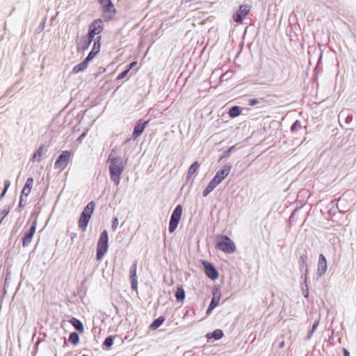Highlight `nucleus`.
I'll use <instances>...</instances> for the list:
<instances>
[{"mask_svg":"<svg viewBox=\"0 0 356 356\" xmlns=\"http://www.w3.org/2000/svg\"><path fill=\"white\" fill-rule=\"evenodd\" d=\"M114 150L113 149L108 158L109 163V174L111 179L114 182L115 185L118 186L120 182L121 175L124 171V164L120 156H113Z\"/></svg>","mask_w":356,"mask_h":356,"instance_id":"1","label":"nucleus"},{"mask_svg":"<svg viewBox=\"0 0 356 356\" xmlns=\"http://www.w3.org/2000/svg\"><path fill=\"white\" fill-rule=\"evenodd\" d=\"M216 248L226 254H232L236 250L233 241L228 236L224 234L216 236Z\"/></svg>","mask_w":356,"mask_h":356,"instance_id":"2","label":"nucleus"},{"mask_svg":"<svg viewBox=\"0 0 356 356\" xmlns=\"http://www.w3.org/2000/svg\"><path fill=\"white\" fill-rule=\"evenodd\" d=\"M95 208V202L94 201L88 202L83 208V210L82 211L78 221L79 227L83 231H86L88 222L94 212Z\"/></svg>","mask_w":356,"mask_h":356,"instance_id":"3","label":"nucleus"},{"mask_svg":"<svg viewBox=\"0 0 356 356\" xmlns=\"http://www.w3.org/2000/svg\"><path fill=\"white\" fill-rule=\"evenodd\" d=\"M108 250V233L104 230L100 234L97 241L96 259L100 261Z\"/></svg>","mask_w":356,"mask_h":356,"instance_id":"4","label":"nucleus"},{"mask_svg":"<svg viewBox=\"0 0 356 356\" xmlns=\"http://www.w3.org/2000/svg\"><path fill=\"white\" fill-rule=\"evenodd\" d=\"M102 8V17L105 22H109L114 18L116 9L111 0H97Z\"/></svg>","mask_w":356,"mask_h":356,"instance_id":"5","label":"nucleus"},{"mask_svg":"<svg viewBox=\"0 0 356 356\" xmlns=\"http://www.w3.org/2000/svg\"><path fill=\"white\" fill-rule=\"evenodd\" d=\"M183 208L181 204H177L174 209L170 218L168 231L173 233L178 227L182 216Z\"/></svg>","mask_w":356,"mask_h":356,"instance_id":"6","label":"nucleus"},{"mask_svg":"<svg viewBox=\"0 0 356 356\" xmlns=\"http://www.w3.org/2000/svg\"><path fill=\"white\" fill-rule=\"evenodd\" d=\"M103 21L102 19H95L88 27V33L86 35L89 39L93 41L94 38L103 31Z\"/></svg>","mask_w":356,"mask_h":356,"instance_id":"7","label":"nucleus"},{"mask_svg":"<svg viewBox=\"0 0 356 356\" xmlns=\"http://www.w3.org/2000/svg\"><path fill=\"white\" fill-rule=\"evenodd\" d=\"M71 155V151H62L54 163V169H65L69 163Z\"/></svg>","mask_w":356,"mask_h":356,"instance_id":"8","label":"nucleus"},{"mask_svg":"<svg viewBox=\"0 0 356 356\" xmlns=\"http://www.w3.org/2000/svg\"><path fill=\"white\" fill-rule=\"evenodd\" d=\"M300 257L298 259V264H299V270L301 273L300 275V280H303L304 283H306V280H307V272H308V268H307V255L306 250H304V251L301 253L299 252Z\"/></svg>","mask_w":356,"mask_h":356,"instance_id":"9","label":"nucleus"},{"mask_svg":"<svg viewBox=\"0 0 356 356\" xmlns=\"http://www.w3.org/2000/svg\"><path fill=\"white\" fill-rule=\"evenodd\" d=\"M201 263L203 266L204 273L209 279L214 281L218 278L219 273L213 264L207 260H201Z\"/></svg>","mask_w":356,"mask_h":356,"instance_id":"10","label":"nucleus"},{"mask_svg":"<svg viewBox=\"0 0 356 356\" xmlns=\"http://www.w3.org/2000/svg\"><path fill=\"white\" fill-rule=\"evenodd\" d=\"M250 10V6L247 4H241L239 6L236 11L232 15V19L234 22L241 24L246 17Z\"/></svg>","mask_w":356,"mask_h":356,"instance_id":"11","label":"nucleus"},{"mask_svg":"<svg viewBox=\"0 0 356 356\" xmlns=\"http://www.w3.org/2000/svg\"><path fill=\"white\" fill-rule=\"evenodd\" d=\"M36 227H37V220H34L29 228V229L24 233L22 238V246L24 248L27 247L30 245L34 234L36 231Z\"/></svg>","mask_w":356,"mask_h":356,"instance_id":"12","label":"nucleus"},{"mask_svg":"<svg viewBox=\"0 0 356 356\" xmlns=\"http://www.w3.org/2000/svg\"><path fill=\"white\" fill-rule=\"evenodd\" d=\"M137 264L136 260L134 261L130 269L129 277L131 282V288L133 291H137L138 290V277H137Z\"/></svg>","mask_w":356,"mask_h":356,"instance_id":"13","label":"nucleus"},{"mask_svg":"<svg viewBox=\"0 0 356 356\" xmlns=\"http://www.w3.org/2000/svg\"><path fill=\"white\" fill-rule=\"evenodd\" d=\"M232 166L231 164H226L224 165L223 168L220 169L215 176L213 177V179L218 184H220L229 174L230 170L232 169Z\"/></svg>","mask_w":356,"mask_h":356,"instance_id":"14","label":"nucleus"},{"mask_svg":"<svg viewBox=\"0 0 356 356\" xmlns=\"http://www.w3.org/2000/svg\"><path fill=\"white\" fill-rule=\"evenodd\" d=\"M148 124V121H145L141 120H139L135 124L134 127V131L132 134V138L134 140H136L138 137L140 136V135L144 131L146 126Z\"/></svg>","mask_w":356,"mask_h":356,"instance_id":"15","label":"nucleus"},{"mask_svg":"<svg viewBox=\"0 0 356 356\" xmlns=\"http://www.w3.org/2000/svg\"><path fill=\"white\" fill-rule=\"evenodd\" d=\"M327 269V259L323 254H320L318 257V261L317 264L316 274L318 276L321 277L323 275Z\"/></svg>","mask_w":356,"mask_h":356,"instance_id":"16","label":"nucleus"},{"mask_svg":"<svg viewBox=\"0 0 356 356\" xmlns=\"http://www.w3.org/2000/svg\"><path fill=\"white\" fill-rule=\"evenodd\" d=\"M221 298L220 288L218 285H215L212 289V298L209 304L218 307Z\"/></svg>","mask_w":356,"mask_h":356,"instance_id":"17","label":"nucleus"},{"mask_svg":"<svg viewBox=\"0 0 356 356\" xmlns=\"http://www.w3.org/2000/svg\"><path fill=\"white\" fill-rule=\"evenodd\" d=\"M223 336V331L220 329H216L211 332L207 333L206 337L207 339V341L210 342L211 339H213L215 341L219 340L222 339Z\"/></svg>","mask_w":356,"mask_h":356,"instance_id":"18","label":"nucleus"},{"mask_svg":"<svg viewBox=\"0 0 356 356\" xmlns=\"http://www.w3.org/2000/svg\"><path fill=\"white\" fill-rule=\"evenodd\" d=\"M34 179L33 177H29L22 188L21 195L26 197L29 195L31 190L33 187Z\"/></svg>","mask_w":356,"mask_h":356,"instance_id":"19","label":"nucleus"},{"mask_svg":"<svg viewBox=\"0 0 356 356\" xmlns=\"http://www.w3.org/2000/svg\"><path fill=\"white\" fill-rule=\"evenodd\" d=\"M70 324L74 327V328L79 333H83L84 332V326L83 323L75 317H72L69 321Z\"/></svg>","mask_w":356,"mask_h":356,"instance_id":"20","label":"nucleus"},{"mask_svg":"<svg viewBox=\"0 0 356 356\" xmlns=\"http://www.w3.org/2000/svg\"><path fill=\"white\" fill-rule=\"evenodd\" d=\"M92 40L86 35L82 37L79 43L78 44V49L81 48L83 51L88 49L92 43Z\"/></svg>","mask_w":356,"mask_h":356,"instance_id":"21","label":"nucleus"},{"mask_svg":"<svg viewBox=\"0 0 356 356\" xmlns=\"http://www.w3.org/2000/svg\"><path fill=\"white\" fill-rule=\"evenodd\" d=\"M175 296L176 298V300L179 302H182L184 300L186 293L182 286H179L177 287Z\"/></svg>","mask_w":356,"mask_h":356,"instance_id":"22","label":"nucleus"},{"mask_svg":"<svg viewBox=\"0 0 356 356\" xmlns=\"http://www.w3.org/2000/svg\"><path fill=\"white\" fill-rule=\"evenodd\" d=\"M199 167L200 163L197 161H194L191 165L187 172V180H188L192 175L197 174Z\"/></svg>","mask_w":356,"mask_h":356,"instance_id":"23","label":"nucleus"},{"mask_svg":"<svg viewBox=\"0 0 356 356\" xmlns=\"http://www.w3.org/2000/svg\"><path fill=\"white\" fill-rule=\"evenodd\" d=\"M165 321V318L162 316H159V318L154 319L152 323L149 325V329L152 330H155L160 327L161 325Z\"/></svg>","mask_w":356,"mask_h":356,"instance_id":"24","label":"nucleus"},{"mask_svg":"<svg viewBox=\"0 0 356 356\" xmlns=\"http://www.w3.org/2000/svg\"><path fill=\"white\" fill-rule=\"evenodd\" d=\"M241 110L242 108L239 106H233L229 109L228 114L230 118H234L241 115Z\"/></svg>","mask_w":356,"mask_h":356,"instance_id":"25","label":"nucleus"},{"mask_svg":"<svg viewBox=\"0 0 356 356\" xmlns=\"http://www.w3.org/2000/svg\"><path fill=\"white\" fill-rule=\"evenodd\" d=\"M88 66V63L85 60H82L80 63L73 67L72 72L75 74L84 71Z\"/></svg>","mask_w":356,"mask_h":356,"instance_id":"26","label":"nucleus"},{"mask_svg":"<svg viewBox=\"0 0 356 356\" xmlns=\"http://www.w3.org/2000/svg\"><path fill=\"white\" fill-rule=\"evenodd\" d=\"M68 341L74 346L77 345L79 342V334L76 332H71L68 337Z\"/></svg>","mask_w":356,"mask_h":356,"instance_id":"27","label":"nucleus"},{"mask_svg":"<svg viewBox=\"0 0 356 356\" xmlns=\"http://www.w3.org/2000/svg\"><path fill=\"white\" fill-rule=\"evenodd\" d=\"M235 147H236V145H232V146L229 147L228 149H227L226 150H225L222 152V155L220 156L218 161L220 162V161L229 157L231 152L235 149Z\"/></svg>","mask_w":356,"mask_h":356,"instance_id":"28","label":"nucleus"},{"mask_svg":"<svg viewBox=\"0 0 356 356\" xmlns=\"http://www.w3.org/2000/svg\"><path fill=\"white\" fill-rule=\"evenodd\" d=\"M302 129L303 127L301 125L300 121L297 120L292 124L291 127V131L293 134H296Z\"/></svg>","mask_w":356,"mask_h":356,"instance_id":"29","label":"nucleus"},{"mask_svg":"<svg viewBox=\"0 0 356 356\" xmlns=\"http://www.w3.org/2000/svg\"><path fill=\"white\" fill-rule=\"evenodd\" d=\"M114 338L115 337L113 335L108 336L103 342V346L110 348L113 345Z\"/></svg>","mask_w":356,"mask_h":356,"instance_id":"30","label":"nucleus"},{"mask_svg":"<svg viewBox=\"0 0 356 356\" xmlns=\"http://www.w3.org/2000/svg\"><path fill=\"white\" fill-rule=\"evenodd\" d=\"M300 283H301V288H302V296L305 298H307L309 297V286H308V284H307V280H306V283H304L303 280H300Z\"/></svg>","mask_w":356,"mask_h":356,"instance_id":"31","label":"nucleus"},{"mask_svg":"<svg viewBox=\"0 0 356 356\" xmlns=\"http://www.w3.org/2000/svg\"><path fill=\"white\" fill-rule=\"evenodd\" d=\"M43 145H40L38 149L33 154V160H36L38 162L41 161V156L42 154Z\"/></svg>","mask_w":356,"mask_h":356,"instance_id":"32","label":"nucleus"},{"mask_svg":"<svg viewBox=\"0 0 356 356\" xmlns=\"http://www.w3.org/2000/svg\"><path fill=\"white\" fill-rule=\"evenodd\" d=\"M24 195H20L19 202L16 209V211H17L18 212H20L24 208L26 204V199L24 198Z\"/></svg>","mask_w":356,"mask_h":356,"instance_id":"33","label":"nucleus"},{"mask_svg":"<svg viewBox=\"0 0 356 356\" xmlns=\"http://www.w3.org/2000/svg\"><path fill=\"white\" fill-rule=\"evenodd\" d=\"M10 211V207H5L3 209L0 211V225L3 220L8 215Z\"/></svg>","mask_w":356,"mask_h":356,"instance_id":"34","label":"nucleus"},{"mask_svg":"<svg viewBox=\"0 0 356 356\" xmlns=\"http://www.w3.org/2000/svg\"><path fill=\"white\" fill-rule=\"evenodd\" d=\"M98 54L95 51L90 50L86 58L84 59L88 64Z\"/></svg>","mask_w":356,"mask_h":356,"instance_id":"35","label":"nucleus"},{"mask_svg":"<svg viewBox=\"0 0 356 356\" xmlns=\"http://www.w3.org/2000/svg\"><path fill=\"white\" fill-rule=\"evenodd\" d=\"M129 71L127 70V69L125 68L122 72H121L117 76V80L119 81V80H122L123 79H124L127 74H129Z\"/></svg>","mask_w":356,"mask_h":356,"instance_id":"36","label":"nucleus"},{"mask_svg":"<svg viewBox=\"0 0 356 356\" xmlns=\"http://www.w3.org/2000/svg\"><path fill=\"white\" fill-rule=\"evenodd\" d=\"M118 226V218L117 217H113L112 219L111 229L113 231H115Z\"/></svg>","mask_w":356,"mask_h":356,"instance_id":"37","label":"nucleus"},{"mask_svg":"<svg viewBox=\"0 0 356 356\" xmlns=\"http://www.w3.org/2000/svg\"><path fill=\"white\" fill-rule=\"evenodd\" d=\"M219 185L213 179H212L210 182L208 184L207 186L211 188V190H214V188Z\"/></svg>","mask_w":356,"mask_h":356,"instance_id":"38","label":"nucleus"},{"mask_svg":"<svg viewBox=\"0 0 356 356\" xmlns=\"http://www.w3.org/2000/svg\"><path fill=\"white\" fill-rule=\"evenodd\" d=\"M100 48H101V43L96 44L95 42H94L91 50L95 51V52L99 54V52L100 51Z\"/></svg>","mask_w":356,"mask_h":356,"instance_id":"39","label":"nucleus"},{"mask_svg":"<svg viewBox=\"0 0 356 356\" xmlns=\"http://www.w3.org/2000/svg\"><path fill=\"white\" fill-rule=\"evenodd\" d=\"M213 190H211V188H210L209 187H208L207 186H206V188L203 190L202 191V196L203 197H207L209 195V194Z\"/></svg>","mask_w":356,"mask_h":356,"instance_id":"40","label":"nucleus"},{"mask_svg":"<svg viewBox=\"0 0 356 356\" xmlns=\"http://www.w3.org/2000/svg\"><path fill=\"white\" fill-rule=\"evenodd\" d=\"M216 307V306L209 304V307L207 309L206 314L207 316L210 315Z\"/></svg>","mask_w":356,"mask_h":356,"instance_id":"41","label":"nucleus"},{"mask_svg":"<svg viewBox=\"0 0 356 356\" xmlns=\"http://www.w3.org/2000/svg\"><path fill=\"white\" fill-rule=\"evenodd\" d=\"M216 307V306L209 304V307L207 309L206 314L207 316L210 315Z\"/></svg>","mask_w":356,"mask_h":356,"instance_id":"42","label":"nucleus"},{"mask_svg":"<svg viewBox=\"0 0 356 356\" xmlns=\"http://www.w3.org/2000/svg\"><path fill=\"white\" fill-rule=\"evenodd\" d=\"M137 65V61H133L131 63H130L129 64H128L127 66H126V69L127 70H128L129 72H130V70L134 67L136 65Z\"/></svg>","mask_w":356,"mask_h":356,"instance_id":"43","label":"nucleus"},{"mask_svg":"<svg viewBox=\"0 0 356 356\" xmlns=\"http://www.w3.org/2000/svg\"><path fill=\"white\" fill-rule=\"evenodd\" d=\"M10 184H11V182L10 180H8V179L5 180L4 181V186H3V190H6V191H8V189L10 186Z\"/></svg>","mask_w":356,"mask_h":356,"instance_id":"44","label":"nucleus"},{"mask_svg":"<svg viewBox=\"0 0 356 356\" xmlns=\"http://www.w3.org/2000/svg\"><path fill=\"white\" fill-rule=\"evenodd\" d=\"M259 103V100L257 99H250L248 101V104L250 106H254Z\"/></svg>","mask_w":356,"mask_h":356,"instance_id":"45","label":"nucleus"},{"mask_svg":"<svg viewBox=\"0 0 356 356\" xmlns=\"http://www.w3.org/2000/svg\"><path fill=\"white\" fill-rule=\"evenodd\" d=\"M314 332V331H313V330L311 329V330L308 332V333H307V336L305 337V340H309V339L312 338V335H313Z\"/></svg>","mask_w":356,"mask_h":356,"instance_id":"46","label":"nucleus"},{"mask_svg":"<svg viewBox=\"0 0 356 356\" xmlns=\"http://www.w3.org/2000/svg\"><path fill=\"white\" fill-rule=\"evenodd\" d=\"M318 324H319L318 321H315L313 323V325H312V330L315 332L316 330L317 329L318 326Z\"/></svg>","mask_w":356,"mask_h":356,"instance_id":"47","label":"nucleus"},{"mask_svg":"<svg viewBox=\"0 0 356 356\" xmlns=\"http://www.w3.org/2000/svg\"><path fill=\"white\" fill-rule=\"evenodd\" d=\"M352 120H353V115H348L346 117L345 122H346V124H348V123H350Z\"/></svg>","mask_w":356,"mask_h":356,"instance_id":"48","label":"nucleus"},{"mask_svg":"<svg viewBox=\"0 0 356 356\" xmlns=\"http://www.w3.org/2000/svg\"><path fill=\"white\" fill-rule=\"evenodd\" d=\"M101 40H102V36L98 35L94 38L93 42H95L96 44L101 43Z\"/></svg>","mask_w":356,"mask_h":356,"instance_id":"49","label":"nucleus"},{"mask_svg":"<svg viewBox=\"0 0 356 356\" xmlns=\"http://www.w3.org/2000/svg\"><path fill=\"white\" fill-rule=\"evenodd\" d=\"M343 356H350V352L346 348L342 349Z\"/></svg>","mask_w":356,"mask_h":356,"instance_id":"50","label":"nucleus"},{"mask_svg":"<svg viewBox=\"0 0 356 356\" xmlns=\"http://www.w3.org/2000/svg\"><path fill=\"white\" fill-rule=\"evenodd\" d=\"M106 71L104 67H100L99 72L95 74V77H97L102 73H104Z\"/></svg>","mask_w":356,"mask_h":356,"instance_id":"51","label":"nucleus"},{"mask_svg":"<svg viewBox=\"0 0 356 356\" xmlns=\"http://www.w3.org/2000/svg\"><path fill=\"white\" fill-rule=\"evenodd\" d=\"M76 236H77L76 233H75V232L70 233V238H71L72 242H73V241L74 240V238H76Z\"/></svg>","mask_w":356,"mask_h":356,"instance_id":"52","label":"nucleus"},{"mask_svg":"<svg viewBox=\"0 0 356 356\" xmlns=\"http://www.w3.org/2000/svg\"><path fill=\"white\" fill-rule=\"evenodd\" d=\"M7 191L6 190H2L1 194H0V201L5 197Z\"/></svg>","mask_w":356,"mask_h":356,"instance_id":"53","label":"nucleus"},{"mask_svg":"<svg viewBox=\"0 0 356 356\" xmlns=\"http://www.w3.org/2000/svg\"><path fill=\"white\" fill-rule=\"evenodd\" d=\"M86 136V132H83L79 137V140H82Z\"/></svg>","mask_w":356,"mask_h":356,"instance_id":"54","label":"nucleus"},{"mask_svg":"<svg viewBox=\"0 0 356 356\" xmlns=\"http://www.w3.org/2000/svg\"><path fill=\"white\" fill-rule=\"evenodd\" d=\"M284 346V341H282V342H280V344H279V347H280V348H283Z\"/></svg>","mask_w":356,"mask_h":356,"instance_id":"55","label":"nucleus"},{"mask_svg":"<svg viewBox=\"0 0 356 356\" xmlns=\"http://www.w3.org/2000/svg\"><path fill=\"white\" fill-rule=\"evenodd\" d=\"M131 139L133 140L132 136H131V138H127V139L124 141V143H125V144H127V143H129Z\"/></svg>","mask_w":356,"mask_h":356,"instance_id":"56","label":"nucleus"},{"mask_svg":"<svg viewBox=\"0 0 356 356\" xmlns=\"http://www.w3.org/2000/svg\"><path fill=\"white\" fill-rule=\"evenodd\" d=\"M342 115H343V113H342V112H341L339 115V118H341Z\"/></svg>","mask_w":356,"mask_h":356,"instance_id":"57","label":"nucleus"},{"mask_svg":"<svg viewBox=\"0 0 356 356\" xmlns=\"http://www.w3.org/2000/svg\"><path fill=\"white\" fill-rule=\"evenodd\" d=\"M81 356H88V355H81Z\"/></svg>","mask_w":356,"mask_h":356,"instance_id":"58","label":"nucleus"}]
</instances>
